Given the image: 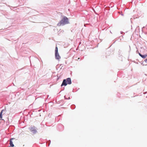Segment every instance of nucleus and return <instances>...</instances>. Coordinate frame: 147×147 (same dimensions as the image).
Segmentation results:
<instances>
[{"mask_svg":"<svg viewBox=\"0 0 147 147\" xmlns=\"http://www.w3.org/2000/svg\"><path fill=\"white\" fill-rule=\"evenodd\" d=\"M14 138H12L10 139V146L12 147H13L14 146V144H13V142L11 140L13 139Z\"/></svg>","mask_w":147,"mask_h":147,"instance_id":"39448f33","label":"nucleus"},{"mask_svg":"<svg viewBox=\"0 0 147 147\" xmlns=\"http://www.w3.org/2000/svg\"><path fill=\"white\" fill-rule=\"evenodd\" d=\"M139 55L142 58L144 59L147 56V55L146 54L144 55H142L140 53L139 54Z\"/></svg>","mask_w":147,"mask_h":147,"instance_id":"423d86ee","label":"nucleus"},{"mask_svg":"<svg viewBox=\"0 0 147 147\" xmlns=\"http://www.w3.org/2000/svg\"><path fill=\"white\" fill-rule=\"evenodd\" d=\"M58 53V48L57 47H56L55 50V53Z\"/></svg>","mask_w":147,"mask_h":147,"instance_id":"6e6552de","label":"nucleus"},{"mask_svg":"<svg viewBox=\"0 0 147 147\" xmlns=\"http://www.w3.org/2000/svg\"><path fill=\"white\" fill-rule=\"evenodd\" d=\"M69 23L68 18L65 16H64L63 19L57 24V26H60Z\"/></svg>","mask_w":147,"mask_h":147,"instance_id":"f257e3e1","label":"nucleus"},{"mask_svg":"<svg viewBox=\"0 0 147 147\" xmlns=\"http://www.w3.org/2000/svg\"><path fill=\"white\" fill-rule=\"evenodd\" d=\"M145 61L146 63L147 62V58L146 60H145Z\"/></svg>","mask_w":147,"mask_h":147,"instance_id":"1a4fd4ad","label":"nucleus"},{"mask_svg":"<svg viewBox=\"0 0 147 147\" xmlns=\"http://www.w3.org/2000/svg\"><path fill=\"white\" fill-rule=\"evenodd\" d=\"M4 111V110H2L1 112H0V119H1V120H3V119H2V113H3V111Z\"/></svg>","mask_w":147,"mask_h":147,"instance_id":"0eeeda50","label":"nucleus"},{"mask_svg":"<svg viewBox=\"0 0 147 147\" xmlns=\"http://www.w3.org/2000/svg\"><path fill=\"white\" fill-rule=\"evenodd\" d=\"M71 78H68L66 79H64L63 80L62 83L61 85V86H66L67 84H71Z\"/></svg>","mask_w":147,"mask_h":147,"instance_id":"f03ea898","label":"nucleus"},{"mask_svg":"<svg viewBox=\"0 0 147 147\" xmlns=\"http://www.w3.org/2000/svg\"><path fill=\"white\" fill-rule=\"evenodd\" d=\"M55 55L56 59L59 60L60 59L61 57L58 53H55Z\"/></svg>","mask_w":147,"mask_h":147,"instance_id":"20e7f679","label":"nucleus"},{"mask_svg":"<svg viewBox=\"0 0 147 147\" xmlns=\"http://www.w3.org/2000/svg\"><path fill=\"white\" fill-rule=\"evenodd\" d=\"M29 129L32 132L34 133H35L36 132L35 127L34 126L30 127L29 128Z\"/></svg>","mask_w":147,"mask_h":147,"instance_id":"7ed1b4c3","label":"nucleus"},{"mask_svg":"<svg viewBox=\"0 0 147 147\" xmlns=\"http://www.w3.org/2000/svg\"><path fill=\"white\" fill-rule=\"evenodd\" d=\"M80 59V58H78V59Z\"/></svg>","mask_w":147,"mask_h":147,"instance_id":"9d476101","label":"nucleus"}]
</instances>
